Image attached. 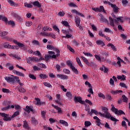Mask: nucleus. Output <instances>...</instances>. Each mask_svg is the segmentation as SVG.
<instances>
[{
  "mask_svg": "<svg viewBox=\"0 0 130 130\" xmlns=\"http://www.w3.org/2000/svg\"><path fill=\"white\" fill-rule=\"evenodd\" d=\"M54 51L56 52V54L55 55V52L51 51H49L48 52V53L50 55H45V60L46 61H48L50 58H53L54 59H55L56 57H58V56H60V51H59V49L57 48H55Z\"/></svg>",
  "mask_w": 130,
  "mask_h": 130,
  "instance_id": "nucleus-1",
  "label": "nucleus"
},
{
  "mask_svg": "<svg viewBox=\"0 0 130 130\" xmlns=\"http://www.w3.org/2000/svg\"><path fill=\"white\" fill-rule=\"evenodd\" d=\"M111 106L112 107L111 109V111L114 112V113H115V114H116V115H121L122 114L125 115V113H124V112H123V111L121 110H118V109L115 108V107H114V105L112 104Z\"/></svg>",
  "mask_w": 130,
  "mask_h": 130,
  "instance_id": "nucleus-2",
  "label": "nucleus"
},
{
  "mask_svg": "<svg viewBox=\"0 0 130 130\" xmlns=\"http://www.w3.org/2000/svg\"><path fill=\"white\" fill-rule=\"evenodd\" d=\"M18 79L17 76L11 75V77L6 76L5 77V79L8 83H12L14 84L16 82V79Z\"/></svg>",
  "mask_w": 130,
  "mask_h": 130,
  "instance_id": "nucleus-3",
  "label": "nucleus"
},
{
  "mask_svg": "<svg viewBox=\"0 0 130 130\" xmlns=\"http://www.w3.org/2000/svg\"><path fill=\"white\" fill-rule=\"evenodd\" d=\"M102 110H103V111H104V112H105V113L103 114L101 112H99V113L100 116H103V117H106V116L109 115L110 114V113L108 112V108L105 107H103L102 108Z\"/></svg>",
  "mask_w": 130,
  "mask_h": 130,
  "instance_id": "nucleus-4",
  "label": "nucleus"
},
{
  "mask_svg": "<svg viewBox=\"0 0 130 130\" xmlns=\"http://www.w3.org/2000/svg\"><path fill=\"white\" fill-rule=\"evenodd\" d=\"M80 23H81V18H80V17H79V16H75L76 26L77 27H78L79 30L82 31V30H83V27H82L81 25H80Z\"/></svg>",
  "mask_w": 130,
  "mask_h": 130,
  "instance_id": "nucleus-5",
  "label": "nucleus"
},
{
  "mask_svg": "<svg viewBox=\"0 0 130 130\" xmlns=\"http://www.w3.org/2000/svg\"><path fill=\"white\" fill-rule=\"evenodd\" d=\"M11 16H12L14 18H15L17 21H18V22L19 23H22V22H23V18H22V17H21L19 14L15 12H12Z\"/></svg>",
  "mask_w": 130,
  "mask_h": 130,
  "instance_id": "nucleus-6",
  "label": "nucleus"
},
{
  "mask_svg": "<svg viewBox=\"0 0 130 130\" xmlns=\"http://www.w3.org/2000/svg\"><path fill=\"white\" fill-rule=\"evenodd\" d=\"M0 115L4 117L3 120L4 121H11L12 120V117H9V114H6L5 113H0Z\"/></svg>",
  "mask_w": 130,
  "mask_h": 130,
  "instance_id": "nucleus-7",
  "label": "nucleus"
},
{
  "mask_svg": "<svg viewBox=\"0 0 130 130\" xmlns=\"http://www.w3.org/2000/svg\"><path fill=\"white\" fill-rule=\"evenodd\" d=\"M24 110L25 111H26V112H27L28 114H29L31 112L33 114L36 113V111L35 110H33V107L32 106H26L25 107V109H24Z\"/></svg>",
  "mask_w": 130,
  "mask_h": 130,
  "instance_id": "nucleus-8",
  "label": "nucleus"
},
{
  "mask_svg": "<svg viewBox=\"0 0 130 130\" xmlns=\"http://www.w3.org/2000/svg\"><path fill=\"white\" fill-rule=\"evenodd\" d=\"M74 101L76 103H80L81 104H85V101L82 100V97L79 96H75L74 97Z\"/></svg>",
  "mask_w": 130,
  "mask_h": 130,
  "instance_id": "nucleus-9",
  "label": "nucleus"
},
{
  "mask_svg": "<svg viewBox=\"0 0 130 130\" xmlns=\"http://www.w3.org/2000/svg\"><path fill=\"white\" fill-rule=\"evenodd\" d=\"M109 20L110 22V26H112V27H114L115 26L114 23H115L116 24H117V23H118V21H117V20L114 19L111 17H109Z\"/></svg>",
  "mask_w": 130,
  "mask_h": 130,
  "instance_id": "nucleus-10",
  "label": "nucleus"
},
{
  "mask_svg": "<svg viewBox=\"0 0 130 130\" xmlns=\"http://www.w3.org/2000/svg\"><path fill=\"white\" fill-rule=\"evenodd\" d=\"M41 60H45V59L41 56L40 58L36 57H32V62H39L41 61Z\"/></svg>",
  "mask_w": 130,
  "mask_h": 130,
  "instance_id": "nucleus-11",
  "label": "nucleus"
},
{
  "mask_svg": "<svg viewBox=\"0 0 130 130\" xmlns=\"http://www.w3.org/2000/svg\"><path fill=\"white\" fill-rule=\"evenodd\" d=\"M13 73L14 74H16L17 76H19V77H22L23 78H25V74H24V73L20 72L17 70H13Z\"/></svg>",
  "mask_w": 130,
  "mask_h": 130,
  "instance_id": "nucleus-12",
  "label": "nucleus"
},
{
  "mask_svg": "<svg viewBox=\"0 0 130 130\" xmlns=\"http://www.w3.org/2000/svg\"><path fill=\"white\" fill-rule=\"evenodd\" d=\"M112 9H113V11L116 14H117L119 12V8L116 6V5L112 4L111 6Z\"/></svg>",
  "mask_w": 130,
  "mask_h": 130,
  "instance_id": "nucleus-13",
  "label": "nucleus"
},
{
  "mask_svg": "<svg viewBox=\"0 0 130 130\" xmlns=\"http://www.w3.org/2000/svg\"><path fill=\"white\" fill-rule=\"evenodd\" d=\"M56 76L61 80H68V79H69V77L68 76L63 74H57Z\"/></svg>",
  "mask_w": 130,
  "mask_h": 130,
  "instance_id": "nucleus-14",
  "label": "nucleus"
},
{
  "mask_svg": "<svg viewBox=\"0 0 130 130\" xmlns=\"http://www.w3.org/2000/svg\"><path fill=\"white\" fill-rule=\"evenodd\" d=\"M100 16L101 17L100 22L101 23H103L104 22L105 23H107V24H109V21L106 19L105 17H104L103 15L100 14Z\"/></svg>",
  "mask_w": 130,
  "mask_h": 130,
  "instance_id": "nucleus-15",
  "label": "nucleus"
},
{
  "mask_svg": "<svg viewBox=\"0 0 130 130\" xmlns=\"http://www.w3.org/2000/svg\"><path fill=\"white\" fill-rule=\"evenodd\" d=\"M106 116V118H107L108 119H109V118H110L112 121H118V120L117 119L115 118L114 117H112V116L110 114Z\"/></svg>",
  "mask_w": 130,
  "mask_h": 130,
  "instance_id": "nucleus-16",
  "label": "nucleus"
},
{
  "mask_svg": "<svg viewBox=\"0 0 130 130\" xmlns=\"http://www.w3.org/2000/svg\"><path fill=\"white\" fill-rule=\"evenodd\" d=\"M8 3L11 6V7H19V4L14 2L12 0H8Z\"/></svg>",
  "mask_w": 130,
  "mask_h": 130,
  "instance_id": "nucleus-17",
  "label": "nucleus"
},
{
  "mask_svg": "<svg viewBox=\"0 0 130 130\" xmlns=\"http://www.w3.org/2000/svg\"><path fill=\"white\" fill-rule=\"evenodd\" d=\"M71 12L73 14H76V15H78V16H80V17H82L83 18H85V15H83V14L78 12V11H77L76 10H72Z\"/></svg>",
  "mask_w": 130,
  "mask_h": 130,
  "instance_id": "nucleus-18",
  "label": "nucleus"
},
{
  "mask_svg": "<svg viewBox=\"0 0 130 130\" xmlns=\"http://www.w3.org/2000/svg\"><path fill=\"white\" fill-rule=\"evenodd\" d=\"M35 100L37 101V105H39L41 106V105H45V102H41V101L39 99V98H36Z\"/></svg>",
  "mask_w": 130,
  "mask_h": 130,
  "instance_id": "nucleus-19",
  "label": "nucleus"
},
{
  "mask_svg": "<svg viewBox=\"0 0 130 130\" xmlns=\"http://www.w3.org/2000/svg\"><path fill=\"white\" fill-rule=\"evenodd\" d=\"M23 126L25 128V129H30V127H29V124H28V122L26 121V120H24L23 121Z\"/></svg>",
  "mask_w": 130,
  "mask_h": 130,
  "instance_id": "nucleus-20",
  "label": "nucleus"
},
{
  "mask_svg": "<svg viewBox=\"0 0 130 130\" xmlns=\"http://www.w3.org/2000/svg\"><path fill=\"white\" fill-rule=\"evenodd\" d=\"M95 43L97 44V45H102V47L105 46V43H104V42L101 40L96 41Z\"/></svg>",
  "mask_w": 130,
  "mask_h": 130,
  "instance_id": "nucleus-21",
  "label": "nucleus"
},
{
  "mask_svg": "<svg viewBox=\"0 0 130 130\" xmlns=\"http://www.w3.org/2000/svg\"><path fill=\"white\" fill-rule=\"evenodd\" d=\"M13 42L14 43H15V44H16V45H18V47H20V48H22L23 46H24V44L18 42V41H17V40H13Z\"/></svg>",
  "mask_w": 130,
  "mask_h": 130,
  "instance_id": "nucleus-22",
  "label": "nucleus"
},
{
  "mask_svg": "<svg viewBox=\"0 0 130 130\" xmlns=\"http://www.w3.org/2000/svg\"><path fill=\"white\" fill-rule=\"evenodd\" d=\"M52 106L55 108V109H56V110L58 111V113H62V111L61 110V108L58 107V106H55L53 104L52 105Z\"/></svg>",
  "mask_w": 130,
  "mask_h": 130,
  "instance_id": "nucleus-23",
  "label": "nucleus"
},
{
  "mask_svg": "<svg viewBox=\"0 0 130 130\" xmlns=\"http://www.w3.org/2000/svg\"><path fill=\"white\" fill-rule=\"evenodd\" d=\"M93 113H94V114H95V115H98V114H99V112H98V111L95 109H91V111L89 113V114L92 116Z\"/></svg>",
  "mask_w": 130,
  "mask_h": 130,
  "instance_id": "nucleus-24",
  "label": "nucleus"
},
{
  "mask_svg": "<svg viewBox=\"0 0 130 130\" xmlns=\"http://www.w3.org/2000/svg\"><path fill=\"white\" fill-rule=\"evenodd\" d=\"M35 7H37V8H40L41 7V4L38 1H35L32 3Z\"/></svg>",
  "mask_w": 130,
  "mask_h": 130,
  "instance_id": "nucleus-25",
  "label": "nucleus"
},
{
  "mask_svg": "<svg viewBox=\"0 0 130 130\" xmlns=\"http://www.w3.org/2000/svg\"><path fill=\"white\" fill-rule=\"evenodd\" d=\"M40 79H43V80H46L48 78V76L44 74H41L39 75Z\"/></svg>",
  "mask_w": 130,
  "mask_h": 130,
  "instance_id": "nucleus-26",
  "label": "nucleus"
},
{
  "mask_svg": "<svg viewBox=\"0 0 130 130\" xmlns=\"http://www.w3.org/2000/svg\"><path fill=\"white\" fill-rule=\"evenodd\" d=\"M19 115H20V112L19 111H16L14 113L13 115L11 116V118L17 117V116H19Z\"/></svg>",
  "mask_w": 130,
  "mask_h": 130,
  "instance_id": "nucleus-27",
  "label": "nucleus"
},
{
  "mask_svg": "<svg viewBox=\"0 0 130 130\" xmlns=\"http://www.w3.org/2000/svg\"><path fill=\"white\" fill-rule=\"evenodd\" d=\"M82 59L83 60L84 62L87 64V66H90V64L89 63V61H88V59L86 58V57L84 56H81Z\"/></svg>",
  "mask_w": 130,
  "mask_h": 130,
  "instance_id": "nucleus-28",
  "label": "nucleus"
},
{
  "mask_svg": "<svg viewBox=\"0 0 130 130\" xmlns=\"http://www.w3.org/2000/svg\"><path fill=\"white\" fill-rule=\"evenodd\" d=\"M66 96L69 99H73V94H72V92H71L70 91H68L66 93Z\"/></svg>",
  "mask_w": 130,
  "mask_h": 130,
  "instance_id": "nucleus-29",
  "label": "nucleus"
},
{
  "mask_svg": "<svg viewBox=\"0 0 130 130\" xmlns=\"http://www.w3.org/2000/svg\"><path fill=\"white\" fill-rule=\"evenodd\" d=\"M59 122H60V123H61V124L65 125V126H69V123H68V122H67L63 120H60Z\"/></svg>",
  "mask_w": 130,
  "mask_h": 130,
  "instance_id": "nucleus-30",
  "label": "nucleus"
},
{
  "mask_svg": "<svg viewBox=\"0 0 130 130\" xmlns=\"http://www.w3.org/2000/svg\"><path fill=\"white\" fill-rule=\"evenodd\" d=\"M107 46H109V47H111L112 49L114 51H116V47H115L113 44L109 43L108 45H107Z\"/></svg>",
  "mask_w": 130,
  "mask_h": 130,
  "instance_id": "nucleus-31",
  "label": "nucleus"
},
{
  "mask_svg": "<svg viewBox=\"0 0 130 130\" xmlns=\"http://www.w3.org/2000/svg\"><path fill=\"white\" fill-rule=\"evenodd\" d=\"M62 32L63 33V34L66 35V34L70 33V32H73V30L69 28V29L67 30L62 29Z\"/></svg>",
  "mask_w": 130,
  "mask_h": 130,
  "instance_id": "nucleus-32",
  "label": "nucleus"
},
{
  "mask_svg": "<svg viewBox=\"0 0 130 130\" xmlns=\"http://www.w3.org/2000/svg\"><path fill=\"white\" fill-rule=\"evenodd\" d=\"M67 66H68V67H70L71 69H72L74 68V65H73V63H72V61L67 60Z\"/></svg>",
  "mask_w": 130,
  "mask_h": 130,
  "instance_id": "nucleus-33",
  "label": "nucleus"
},
{
  "mask_svg": "<svg viewBox=\"0 0 130 130\" xmlns=\"http://www.w3.org/2000/svg\"><path fill=\"white\" fill-rule=\"evenodd\" d=\"M27 63L31 64V62H33V57H29L28 58H26Z\"/></svg>",
  "mask_w": 130,
  "mask_h": 130,
  "instance_id": "nucleus-34",
  "label": "nucleus"
},
{
  "mask_svg": "<svg viewBox=\"0 0 130 130\" xmlns=\"http://www.w3.org/2000/svg\"><path fill=\"white\" fill-rule=\"evenodd\" d=\"M43 85H44V86L45 87H47L48 88H52V85H51V84H50V83H49L48 82H43Z\"/></svg>",
  "mask_w": 130,
  "mask_h": 130,
  "instance_id": "nucleus-35",
  "label": "nucleus"
},
{
  "mask_svg": "<svg viewBox=\"0 0 130 130\" xmlns=\"http://www.w3.org/2000/svg\"><path fill=\"white\" fill-rule=\"evenodd\" d=\"M31 121L32 123H34V124H37L38 123V121L36 119H35V117H32L31 118Z\"/></svg>",
  "mask_w": 130,
  "mask_h": 130,
  "instance_id": "nucleus-36",
  "label": "nucleus"
},
{
  "mask_svg": "<svg viewBox=\"0 0 130 130\" xmlns=\"http://www.w3.org/2000/svg\"><path fill=\"white\" fill-rule=\"evenodd\" d=\"M17 90L21 93H25V92H26V90L22 87H18Z\"/></svg>",
  "mask_w": 130,
  "mask_h": 130,
  "instance_id": "nucleus-37",
  "label": "nucleus"
},
{
  "mask_svg": "<svg viewBox=\"0 0 130 130\" xmlns=\"http://www.w3.org/2000/svg\"><path fill=\"white\" fill-rule=\"evenodd\" d=\"M122 100L123 102H125V103H127V101H128V98L125 96V95H123L122 96Z\"/></svg>",
  "mask_w": 130,
  "mask_h": 130,
  "instance_id": "nucleus-38",
  "label": "nucleus"
},
{
  "mask_svg": "<svg viewBox=\"0 0 130 130\" xmlns=\"http://www.w3.org/2000/svg\"><path fill=\"white\" fill-rule=\"evenodd\" d=\"M76 60L79 66L81 67V68H83V64H82V62H81V60H80V58L77 57Z\"/></svg>",
  "mask_w": 130,
  "mask_h": 130,
  "instance_id": "nucleus-39",
  "label": "nucleus"
},
{
  "mask_svg": "<svg viewBox=\"0 0 130 130\" xmlns=\"http://www.w3.org/2000/svg\"><path fill=\"white\" fill-rule=\"evenodd\" d=\"M84 124L85 125V127H88V126H90L91 125H92V123H91V122L89 121H86L84 122Z\"/></svg>",
  "mask_w": 130,
  "mask_h": 130,
  "instance_id": "nucleus-40",
  "label": "nucleus"
},
{
  "mask_svg": "<svg viewBox=\"0 0 130 130\" xmlns=\"http://www.w3.org/2000/svg\"><path fill=\"white\" fill-rule=\"evenodd\" d=\"M31 43L33 44V45H40V42L36 40L32 41Z\"/></svg>",
  "mask_w": 130,
  "mask_h": 130,
  "instance_id": "nucleus-41",
  "label": "nucleus"
},
{
  "mask_svg": "<svg viewBox=\"0 0 130 130\" xmlns=\"http://www.w3.org/2000/svg\"><path fill=\"white\" fill-rule=\"evenodd\" d=\"M10 108H11V106L8 105L1 109V110H2V111H7V110H9V109H10Z\"/></svg>",
  "mask_w": 130,
  "mask_h": 130,
  "instance_id": "nucleus-42",
  "label": "nucleus"
},
{
  "mask_svg": "<svg viewBox=\"0 0 130 130\" xmlns=\"http://www.w3.org/2000/svg\"><path fill=\"white\" fill-rule=\"evenodd\" d=\"M8 35V32L7 31H0V36L4 37V36H7Z\"/></svg>",
  "mask_w": 130,
  "mask_h": 130,
  "instance_id": "nucleus-43",
  "label": "nucleus"
},
{
  "mask_svg": "<svg viewBox=\"0 0 130 130\" xmlns=\"http://www.w3.org/2000/svg\"><path fill=\"white\" fill-rule=\"evenodd\" d=\"M15 109L16 110H17V111H21L22 110V108H21V106L17 105H15Z\"/></svg>",
  "mask_w": 130,
  "mask_h": 130,
  "instance_id": "nucleus-44",
  "label": "nucleus"
},
{
  "mask_svg": "<svg viewBox=\"0 0 130 130\" xmlns=\"http://www.w3.org/2000/svg\"><path fill=\"white\" fill-rule=\"evenodd\" d=\"M62 25L65 26V27H69V28H70V25H69V23L67 21H62L61 22Z\"/></svg>",
  "mask_w": 130,
  "mask_h": 130,
  "instance_id": "nucleus-45",
  "label": "nucleus"
},
{
  "mask_svg": "<svg viewBox=\"0 0 130 130\" xmlns=\"http://www.w3.org/2000/svg\"><path fill=\"white\" fill-rule=\"evenodd\" d=\"M5 48H11L12 46L9 44V43H5L4 45Z\"/></svg>",
  "mask_w": 130,
  "mask_h": 130,
  "instance_id": "nucleus-46",
  "label": "nucleus"
},
{
  "mask_svg": "<svg viewBox=\"0 0 130 130\" xmlns=\"http://www.w3.org/2000/svg\"><path fill=\"white\" fill-rule=\"evenodd\" d=\"M24 7L25 8H28L29 9H31V8H32L33 6L32 5H31L30 4H28L27 3H25Z\"/></svg>",
  "mask_w": 130,
  "mask_h": 130,
  "instance_id": "nucleus-47",
  "label": "nucleus"
},
{
  "mask_svg": "<svg viewBox=\"0 0 130 130\" xmlns=\"http://www.w3.org/2000/svg\"><path fill=\"white\" fill-rule=\"evenodd\" d=\"M73 72L76 74V75H79V71H78L77 69H76L75 67H74L72 69H71Z\"/></svg>",
  "mask_w": 130,
  "mask_h": 130,
  "instance_id": "nucleus-48",
  "label": "nucleus"
},
{
  "mask_svg": "<svg viewBox=\"0 0 130 130\" xmlns=\"http://www.w3.org/2000/svg\"><path fill=\"white\" fill-rule=\"evenodd\" d=\"M119 86L122 87V88H124L125 89H127V86H126V84L124 83L120 82L119 84Z\"/></svg>",
  "mask_w": 130,
  "mask_h": 130,
  "instance_id": "nucleus-49",
  "label": "nucleus"
},
{
  "mask_svg": "<svg viewBox=\"0 0 130 130\" xmlns=\"http://www.w3.org/2000/svg\"><path fill=\"white\" fill-rule=\"evenodd\" d=\"M94 56H95V58L96 59H98V60L101 61V59H104V60H105V59H106L105 58H103V57H100V56L98 55H95Z\"/></svg>",
  "mask_w": 130,
  "mask_h": 130,
  "instance_id": "nucleus-50",
  "label": "nucleus"
},
{
  "mask_svg": "<svg viewBox=\"0 0 130 130\" xmlns=\"http://www.w3.org/2000/svg\"><path fill=\"white\" fill-rule=\"evenodd\" d=\"M68 5L69 7H71V8H78V6H77V5L75 4L74 3H71Z\"/></svg>",
  "mask_w": 130,
  "mask_h": 130,
  "instance_id": "nucleus-51",
  "label": "nucleus"
},
{
  "mask_svg": "<svg viewBox=\"0 0 130 130\" xmlns=\"http://www.w3.org/2000/svg\"><path fill=\"white\" fill-rule=\"evenodd\" d=\"M47 48L48 49H50L51 50H52V49H53V50H54V49H55V48H54V47H53V46H52V45H48L47 46Z\"/></svg>",
  "mask_w": 130,
  "mask_h": 130,
  "instance_id": "nucleus-52",
  "label": "nucleus"
},
{
  "mask_svg": "<svg viewBox=\"0 0 130 130\" xmlns=\"http://www.w3.org/2000/svg\"><path fill=\"white\" fill-rule=\"evenodd\" d=\"M63 72L64 74H67V75H70V74H71V71L68 69H63Z\"/></svg>",
  "mask_w": 130,
  "mask_h": 130,
  "instance_id": "nucleus-53",
  "label": "nucleus"
},
{
  "mask_svg": "<svg viewBox=\"0 0 130 130\" xmlns=\"http://www.w3.org/2000/svg\"><path fill=\"white\" fill-rule=\"evenodd\" d=\"M28 77L30 79H32V80H36V77L34 74H29Z\"/></svg>",
  "mask_w": 130,
  "mask_h": 130,
  "instance_id": "nucleus-54",
  "label": "nucleus"
},
{
  "mask_svg": "<svg viewBox=\"0 0 130 130\" xmlns=\"http://www.w3.org/2000/svg\"><path fill=\"white\" fill-rule=\"evenodd\" d=\"M101 12H104V13H105V10L103 6H100V8H99V12L101 13Z\"/></svg>",
  "mask_w": 130,
  "mask_h": 130,
  "instance_id": "nucleus-55",
  "label": "nucleus"
},
{
  "mask_svg": "<svg viewBox=\"0 0 130 130\" xmlns=\"http://www.w3.org/2000/svg\"><path fill=\"white\" fill-rule=\"evenodd\" d=\"M98 96L100 97V98H102L103 99H105V95L104 94L100 92L98 93Z\"/></svg>",
  "mask_w": 130,
  "mask_h": 130,
  "instance_id": "nucleus-56",
  "label": "nucleus"
},
{
  "mask_svg": "<svg viewBox=\"0 0 130 130\" xmlns=\"http://www.w3.org/2000/svg\"><path fill=\"white\" fill-rule=\"evenodd\" d=\"M7 24L8 25H12V26H15V21L13 20H10V21H7Z\"/></svg>",
  "mask_w": 130,
  "mask_h": 130,
  "instance_id": "nucleus-57",
  "label": "nucleus"
},
{
  "mask_svg": "<svg viewBox=\"0 0 130 130\" xmlns=\"http://www.w3.org/2000/svg\"><path fill=\"white\" fill-rule=\"evenodd\" d=\"M32 23L31 21H26L25 22V25L27 27H30V26H32Z\"/></svg>",
  "mask_w": 130,
  "mask_h": 130,
  "instance_id": "nucleus-58",
  "label": "nucleus"
},
{
  "mask_svg": "<svg viewBox=\"0 0 130 130\" xmlns=\"http://www.w3.org/2000/svg\"><path fill=\"white\" fill-rule=\"evenodd\" d=\"M121 125L122 126H123L124 127H125V128H127V126L126 125V123L125 122V121H122L121 122Z\"/></svg>",
  "mask_w": 130,
  "mask_h": 130,
  "instance_id": "nucleus-59",
  "label": "nucleus"
},
{
  "mask_svg": "<svg viewBox=\"0 0 130 130\" xmlns=\"http://www.w3.org/2000/svg\"><path fill=\"white\" fill-rule=\"evenodd\" d=\"M87 91L89 93V94H91L92 95L94 94V92L93 91V89L92 88V87H89Z\"/></svg>",
  "mask_w": 130,
  "mask_h": 130,
  "instance_id": "nucleus-60",
  "label": "nucleus"
},
{
  "mask_svg": "<svg viewBox=\"0 0 130 130\" xmlns=\"http://www.w3.org/2000/svg\"><path fill=\"white\" fill-rule=\"evenodd\" d=\"M53 28L55 31H56L57 32H58L59 33V28L56 26V25H53Z\"/></svg>",
  "mask_w": 130,
  "mask_h": 130,
  "instance_id": "nucleus-61",
  "label": "nucleus"
},
{
  "mask_svg": "<svg viewBox=\"0 0 130 130\" xmlns=\"http://www.w3.org/2000/svg\"><path fill=\"white\" fill-rule=\"evenodd\" d=\"M64 38H71V37H73V35L70 34V33H68L66 34V36L63 37Z\"/></svg>",
  "mask_w": 130,
  "mask_h": 130,
  "instance_id": "nucleus-62",
  "label": "nucleus"
},
{
  "mask_svg": "<svg viewBox=\"0 0 130 130\" xmlns=\"http://www.w3.org/2000/svg\"><path fill=\"white\" fill-rule=\"evenodd\" d=\"M67 48L71 52H75V50L72 48V47L69 45H67Z\"/></svg>",
  "mask_w": 130,
  "mask_h": 130,
  "instance_id": "nucleus-63",
  "label": "nucleus"
},
{
  "mask_svg": "<svg viewBox=\"0 0 130 130\" xmlns=\"http://www.w3.org/2000/svg\"><path fill=\"white\" fill-rule=\"evenodd\" d=\"M2 91L3 93H10V90L6 88H3Z\"/></svg>",
  "mask_w": 130,
  "mask_h": 130,
  "instance_id": "nucleus-64",
  "label": "nucleus"
}]
</instances>
